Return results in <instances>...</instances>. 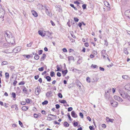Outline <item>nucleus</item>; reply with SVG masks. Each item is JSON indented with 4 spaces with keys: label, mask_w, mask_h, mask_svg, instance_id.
Wrapping results in <instances>:
<instances>
[{
    "label": "nucleus",
    "mask_w": 130,
    "mask_h": 130,
    "mask_svg": "<svg viewBox=\"0 0 130 130\" xmlns=\"http://www.w3.org/2000/svg\"><path fill=\"white\" fill-rule=\"evenodd\" d=\"M5 37L6 39L7 38L10 39V41L9 42L10 44L14 45L15 43V39L14 37H13L11 34L9 32H5Z\"/></svg>",
    "instance_id": "obj_1"
},
{
    "label": "nucleus",
    "mask_w": 130,
    "mask_h": 130,
    "mask_svg": "<svg viewBox=\"0 0 130 130\" xmlns=\"http://www.w3.org/2000/svg\"><path fill=\"white\" fill-rule=\"evenodd\" d=\"M119 92L121 95L124 98H126L127 96L128 95V93L129 92L128 91H127L126 92H125L124 90H119Z\"/></svg>",
    "instance_id": "obj_2"
},
{
    "label": "nucleus",
    "mask_w": 130,
    "mask_h": 130,
    "mask_svg": "<svg viewBox=\"0 0 130 130\" xmlns=\"http://www.w3.org/2000/svg\"><path fill=\"white\" fill-rule=\"evenodd\" d=\"M124 14L126 17L130 19V10H126L124 12Z\"/></svg>",
    "instance_id": "obj_3"
},
{
    "label": "nucleus",
    "mask_w": 130,
    "mask_h": 130,
    "mask_svg": "<svg viewBox=\"0 0 130 130\" xmlns=\"http://www.w3.org/2000/svg\"><path fill=\"white\" fill-rule=\"evenodd\" d=\"M114 98L115 99L119 102H122L123 101L122 99L119 96L117 95H115Z\"/></svg>",
    "instance_id": "obj_4"
},
{
    "label": "nucleus",
    "mask_w": 130,
    "mask_h": 130,
    "mask_svg": "<svg viewBox=\"0 0 130 130\" xmlns=\"http://www.w3.org/2000/svg\"><path fill=\"white\" fill-rule=\"evenodd\" d=\"M5 14V11L4 9H1L0 10V18L4 17Z\"/></svg>",
    "instance_id": "obj_5"
},
{
    "label": "nucleus",
    "mask_w": 130,
    "mask_h": 130,
    "mask_svg": "<svg viewBox=\"0 0 130 130\" xmlns=\"http://www.w3.org/2000/svg\"><path fill=\"white\" fill-rule=\"evenodd\" d=\"M40 89L39 87H38L35 89V93L36 95H38L40 91Z\"/></svg>",
    "instance_id": "obj_6"
},
{
    "label": "nucleus",
    "mask_w": 130,
    "mask_h": 130,
    "mask_svg": "<svg viewBox=\"0 0 130 130\" xmlns=\"http://www.w3.org/2000/svg\"><path fill=\"white\" fill-rule=\"evenodd\" d=\"M20 47L18 46L15 48L13 51L14 52L17 53L20 51Z\"/></svg>",
    "instance_id": "obj_7"
},
{
    "label": "nucleus",
    "mask_w": 130,
    "mask_h": 130,
    "mask_svg": "<svg viewBox=\"0 0 130 130\" xmlns=\"http://www.w3.org/2000/svg\"><path fill=\"white\" fill-rule=\"evenodd\" d=\"M111 104L112 106L114 107H116L118 104V103L117 102L113 101L112 102H111Z\"/></svg>",
    "instance_id": "obj_8"
},
{
    "label": "nucleus",
    "mask_w": 130,
    "mask_h": 130,
    "mask_svg": "<svg viewBox=\"0 0 130 130\" xmlns=\"http://www.w3.org/2000/svg\"><path fill=\"white\" fill-rule=\"evenodd\" d=\"M124 88L125 90L130 91V84H128L125 85Z\"/></svg>",
    "instance_id": "obj_9"
},
{
    "label": "nucleus",
    "mask_w": 130,
    "mask_h": 130,
    "mask_svg": "<svg viewBox=\"0 0 130 130\" xmlns=\"http://www.w3.org/2000/svg\"><path fill=\"white\" fill-rule=\"evenodd\" d=\"M71 115L74 118H76L77 117V115L74 111H72L71 112Z\"/></svg>",
    "instance_id": "obj_10"
},
{
    "label": "nucleus",
    "mask_w": 130,
    "mask_h": 130,
    "mask_svg": "<svg viewBox=\"0 0 130 130\" xmlns=\"http://www.w3.org/2000/svg\"><path fill=\"white\" fill-rule=\"evenodd\" d=\"M76 84L79 89L81 88V85L82 84L79 81L77 80L76 81Z\"/></svg>",
    "instance_id": "obj_11"
},
{
    "label": "nucleus",
    "mask_w": 130,
    "mask_h": 130,
    "mask_svg": "<svg viewBox=\"0 0 130 130\" xmlns=\"http://www.w3.org/2000/svg\"><path fill=\"white\" fill-rule=\"evenodd\" d=\"M56 116L54 115L51 114H49L47 116V120L49 121L53 119V118L50 117V116Z\"/></svg>",
    "instance_id": "obj_12"
},
{
    "label": "nucleus",
    "mask_w": 130,
    "mask_h": 130,
    "mask_svg": "<svg viewBox=\"0 0 130 130\" xmlns=\"http://www.w3.org/2000/svg\"><path fill=\"white\" fill-rule=\"evenodd\" d=\"M31 12L33 15L35 17H37L38 16V14L34 10H32L31 11Z\"/></svg>",
    "instance_id": "obj_13"
},
{
    "label": "nucleus",
    "mask_w": 130,
    "mask_h": 130,
    "mask_svg": "<svg viewBox=\"0 0 130 130\" xmlns=\"http://www.w3.org/2000/svg\"><path fill=\"white\" fill-rule=\"evenodd\" d=\"M46 35L48 36V37L50 39H52L53 38L52 37H50L51 34L49 31H47L46 32L45 35H46Z\"/></svg>",
    "instance_id": "obj_14"
},
{
    "label": "nucleus",
    "mask_w": 130,
    "mask_h": 130,
    "mask_svg": "<svg viewBox=\"0 0 130 130\" xmlns=\"http://www.w3.org/2000/svg\"><path fill=\"white\" fill-rule=\"evenodd\" d=\"M8 42L9 43L8 44L7 43H4V44H3V47H8L9 46H10V45H12L11 44H10L9 42Z\"/></svg>",
    "instance_id": "obj_15"
},
{
    "label": "nucleus",
    "mask_w": 130,
    "mask_h": 130,
    "mask_svg": "<svg viewBox=\"0 0 130 130\" xmlns=\"http://www.w3.org/2000/svg\"><path fill=\"white\" fill-rule=\"evenodd\" d=\"M52 92L51 91H50L47 92L46 94V96L47 97H50L51 96Z\"/></svg>",
    "instance_id": "obj_16"
},
{
    "label": "nucleus",
    "mask_w": 130,
    "mask_h": 130,
    "mask_svg": "<svg viewBox=\"0 0 130 130\" xmlns=\"http://www.w3.org/2000/svg\"><path fill=\"white\" fill-rule=\"evenodd\" d=\"M43 6L41 4H39L37 5V8L40 10H42L43 9Z\"/></svg>",
    "instance_id": "obj_17"
},
{
    "label": "nucleus",
    "mask_w": 130,
    "mask_h": 130,
    "mask_svg": "<svg viewBox=\"0 0 130 130\" xmlns=\"http://www.w3.org/2000/svg\"><path fill=\"white\" fill-rule=\"evenodd\" d=\"M122 78L125 79H130V77L127 75H123L122 76Z\"/></svg>",
    "instance_id": "obj_18"
},
{
    "label": "nucleus",
    "mask_w": 130,
    "mask_h": 130,
    "mask_svg": "<svg viewBox=\"0 0 130 130\" xmlns=\"http://www.w3.org/2000/svg\"><path fill=\"white\" fill-rule=\"evenodd\" d=\"M101 53L102 55L105 54L107 56H108L107 54L106 53V51L105 50H102L101 52Z\"/></svg>",
    "instance_id": "obj_19"
},
{
    "label": "nucleus",
    "mask_w": 130,
    "mask_h": 130,
    "mask_svg": "<svg viewBox=\"0 0 130 130\" xmlns=\"http://www.w3.org/2000/svg\"><path fill=\"white\" fill-rule=\"evenodd\" d=\"M39 34L41 35L42 37L45 36V34L43 33V32L41 30H39L38 31Z\"/></svg>",
    "instance_id": "obj_20"
},
{
    "label": "nucleus",
    "mask_w": 130,
    "mask_h": 130,
    "mask_svg": "<svg viewBox=\"0 0 130 130\" xmlns=\"http://www.w3.org/2000/svg\"><path fill=\"white\" fill-rule=\"evenodd\" d=\"M46 57V55L45 54H43L41 58V61H42L44 60L45 57Z\"/></svg>",
    "instance_id": "obj_21"
},
{
    "label": "nucleus",
    "mask_w": 130,
    "mask_h": 130,
    "mask_svg": "<svg viewBox=\"0 0 130 130\" xmlns=\"http://www.w3.org/2000/svg\"><path fill=\"white\" fill-rule=\"evenodd\" d=\"M123 52L126 54L128 55V52L127 49L126 48H124L123 50Z\"/></svg>",
    "instance_id": "obj_22"
},
{
    "label": "nucleus",
    "mask_w": 130,
    "mask_h": 130,
    "mask_svg": "<svg viewBox=\"0 0 130 130\" xmlns=\"http://www.w3.org/2000/svg\"><path fill=\"white\" fill-rule=\"evenodd\" d=\"M39 56L38 55V54L37 53L35 54V55L34 57V58L35 59L38 60L39 59Z\"/></svg>",
    "instance_id": "obj_23"
},
{
    "label": "nucleus",
    "mask_w": 130,
    "mask_h": 130,
    "mask_svg": "<svg viewBox=\"0 0 130 130\" xmlns=\"http://www.w3.org/2000/svg\"><path fill=\"white\" fill-rule=\"evenodd\" d=\"M5 77L6 78H7V79H8L9 78V74L8 73H7V72L6 73H5Z\"/></svg>",
    "instance_id": "obj_24"
},
{
    "label": "nucleus",
    "mask_w": 130,
    "mask_h": 130,
    "mask_svg": "<svg viewBox=\"0 0 130 130\" xmlns=\"http://www.w3.org/2000/svg\"><path fill=\"white\" fill-rule=\"evenodd\" d=\"M22 110L25 111L28 109V107L27 106H24L22 107Z\"/></svg>",
    "instance_id": "obj_25"
},
{
    "label": "nucleus",
    "mask_w": 130,
    "mask_h": 130,
    "mask_svg": "<svg viewBox=\"0 0 130 130\" xmlns=\"http://www.w3.org/2000/svg\"><path fill=\"white\" fill-rule=\"evenodd\" d=\"M62 74L64 75V76L68 72V71L67 70H65L62 71Z\"/></svg>",
    "instance_id": "obj_26"
},
{
    "label": "nucleus",
    "mask_w": 130,
    "mask_h": 130,
    "mask_svg": "<svg viewBox=\"0 0 130 130\" xmlns=\"http://www.w3.org/2000/svg\"><path fill=\"white\" fill-rule=\"evenodd\" d=\"M64 125L66 127H68L69 126V124L67 122H65L64 123Z\"/></svg>",
    "instance_id": "obj_27"
},
{
    "label": "nucleus",
    "mask_w": 130,
    "mask_h": 130,
    "mask_svg": "<svg viewBox=\"0 0 130 130\" xmlns=\"http://www.w3.org/2000/svg\"><path fill=\"white\" fill-rule=\"evenodd\" d=\"M46 79H47V80L48 82L50 81L51 79V77L49 76H47L45 77Z\"/></svg>",
    "instance_id": "obj_28"
},
{
    "label": "nucleus",
    "mask_w": 130,
    "mask_h": 130,
    "mask_svg": "<svg viewBox=\"0 0 130 130\" xmlns=\"http://www.w3.org/2000/svg\"><path fill=\"white\" fill-rule=\"evenodd\" d=\"M45 12L47 15L50 16V13H49V12L48 11V9L47 8H45Z\"/></svg>",
    "instance_id": "obj_29"
},
{
    "label": "nucleus",
    "mask_w": 130,
    "mask_h": 130,
    "mask_svg": "<svg viewBox=\"0 0 130 130\" xmlns=\"http://www.w3.org/2000/svg\"><path fill=\"white\" fill-rule=\"evenodd\" d=\"M105 97L106 99L108 100L109 99V96L105 92Z\"/></svg>",
    "instance_id": "obj_30"
},
{
    "label": "nucleus",
    "mask_w": 130,
    "mask_h": 130,
    "mask_svg": "<svg viewBox=\"0 0 130 130\" xmlns=\"http://www.w3.org/2000/svg\"><path fill=\"white\" fill-rule=\"evenodd\" d=\"M8 64V62L6 61H4L2 63V65H4L7 64Z\"/></svg>",
    "instance_id": "obj_31"
},
{
    "label": "nucleus",
    "mask_w": 130,
    "mask_h": 130,
    "mask_svg": "<svg viewBox=\"0 0 130 130\" xmlns=\"http://www.w3.org/2000/svg\"><path fill=\"white\" fill-rule=\"evenodd\" d=\"M99 79V78H97V77H95L94 78H93V80H92V82H94L95 81H96L98 80Z\"/></svg>",
    "instance_id": "obj_32"
},
{
    "label": "nucleus",
    "mask_w": 130,
    "mask_h": 130,
    "mask_svg": "<svg viewBox=\"0 0 130 130\" xmlns=\"http://www.w3.org/2000/svg\"><path fill=\"white\" fill-rule=\"evenodd\" d=\"M70 6L72 7L75 10H77V8H76V7H75L74 6V5L73 4H70Z\"/></svg>",
    "instance_id": "obj_33"
},
{
    "label": "nucleus",
    "mask_w": 130,
    "mask_h": 130,
    "mask_svg": "<svg viewBox=\"0 0 130 130\" xmlns=\"http://www.w3.org/2000/svg\"><path fill=\"white\" fill-rule=\"evenodd\" d=\"M48 103V101H47L45 100L42 103V104L43 105H46Z\"/></svg>",
    "instance_id": "obj_34"
},
{
    "label": "nucleus",
    "mask_w": 130,
    "mask_h": 130,
    "mask_svg": "<svg viewBox=\"0 0 130 130\" xmlns=\"http://www.w3.org/2000/svg\"><path fill=\"white\" fill-rule=\"evenodd\" d=\"M91 68H98V67L96 65L92 64L91 66Z\"/></svg>",
    "instance_id": "obj_35"
},
{
    "label": "nucleus",
    "mask_w": 130,
    "mask_h": 130,
    "mask_svg": "<svg viewBox=\"0 0 130 130\" xmlns=\"http://www.w3.org/2000/svg\"><path fill=\"white\" fill-rule=\"evenodd\" d=\"M74 59V57L72 56H69L68 57V60H73Z\"/></svg>",
    "instance_id": "obj_36"
},
{
    "label": "nucleus",
    "mask_w": 130,
    "mask_h": 130,
    "mask_svg": "<svg viewBox=\"0 0 130 130\" xmlns=\"http://www.w3.org/2000/svg\"><path fill=\"white\" fill-rule=\"evenodd\" d=\"M60 102L61 103L64 104L67 103L66 101L64 100H61L60 101Z\"/></svg>",
    "instance_id": "obj_37"
},
{
    "label": "nucleus",
    "mask_w": 130,
    "mask_h": 130,
    "mask_svg": "<svg viewBox=\"0 0 130 130\" xmlns=\"http://www.w3.org/2000/svg\"><path fill=\"white\" fill-rule=\"evenodd\" d=\"M55 75V73L54 72H50V75L52 77L53 76Z\"/></svg>",
    "instance_id": "obj_38"
},
{
    "label": "nucleus",
    "mask_w": 130,
    "mask_h": 130,
    "mask_svg": "<svg viewBox=\"0 0 130 130\" xmlns=\"http://www.w3.org/2000/svg\"><path fill=\"white\" fill-rule=\"evenodd\" d=\"M104 41L105 42L104 44V45H106V46H107L108 45V43L107 40H104Z\"/></svg>",
    "instance_id": "obj_39"
},
{
    "label": "nucleus",
    "mask_w": 130,
    "mask_h": 130,
    "mask_svg": "<svg viewBox=\"0 0 130 130\" xmlns=\"http://www.w3.org/2000/svg\"><path fill=\"white\" fill-rule=\"evenodd\" d=\"M33 43L32 42H31L30 43L28 44L27 45V46L28 47H30L31 46L32 44Z\"/></svg>",
    "instance_id": "obj_40"
},
{
    "label": "nucleus",
    "mask_w": 130,
    "mask_h": 130,
    "mask_svg": "<svg viewBox=\"0 0 130 130\" xmlns=\"http://www.w3.org/2000/svg\"><path fill=\"white\" fill-rule=\"evenodd\" d=\"M30 101H31V100H29L28 99H26V102L27 103H30Z\"/></svg>",
    "instance_id": "obj_41"
},
{
    "label": "nucleus",
    "mask_w": 130,
    "mask_h": 130,
    "mask_svg": "<svg viewBox=\"0 0 130 130\" xmlns=\"http://www.w3.org/2000/svg\"><path fill=\"white\" fill-rule=\"evenodd\" d=\"M58 97L60 98H62V95L60 93H59L58 94Z\"/></svg>",
    "instance_id": "obj_42"
},
{
    "label": "nucleus",
    "mask_w": 130,
    "mask_h": 130,
    "mask_svg": "<svg viewBox=\"0 0 130 130\" xmlns=\"http://www.w3.org/2000/svg\"><path fill=\"white\" fill-rule=\"evenodd\" d=\"M44 67H42L41 68H40L38 69V70L40 71H42L43 70Z\"/></svg>",
    "instance_id": "obj_43"
},
{
    "label": "nucleus",
    "mask_w": 130,
    "mask_h": 130,
    "mask_svg": "<svg viewBox=\"0 0 130 130\" xmlns=\"http://www.w3.org/2000/svg\"><path fill=\"white\" fill-rule=\"evenodd\" d=\"M74 20L75 22H77L79 21V19L75 17L74 18Z\"/></svg>",
    "instance_id": "obj_44"
},
{
    "label": "nucleus",
    "mask_w": 130,
    "mask_h": 130,
    "mask_svg": "<svg viewBox=\"0 0 130 130\" xmlns=\"http://www.w3.org/2000/svg\"><path fill=\"white\" fill-rule=\"evenodd\" d=\"M78 123L77 122H75L74 123L73 125L75 127L77 126L78 125Z\"/></svg>",
    "instance_id": "obj_45"
},
{
    "label": "nucleus",
    "mask_w": 130,
    "mask_h": 130,
    "mask_svg": "<svg viewBox=\"0 0 130 130\" xmlns=\"http://www.w3.org/2000/svg\"><path fill=\"white\" fill-rule=\"evenodd\" d=\"M73 109L72 107H70L68 108V111H72Z\"/></svg>",
    "instance_id": "obj_46"
},
{
    "label": "nucleus",
    "mask_w": 130,
    "mask_h": 130,
    "mask_svg": "<svg viewBox=\"0 0 130 130\" xmlns=\"http://www.w3.org/2000/svg\"><path fill=\"white\" fill-rule=\"evenodd\" d=\"M23 91L25 93H26V92L27 91V90H26V88L25 87H24L23 88Z\"/></svg>",
    "instance_id": "obj_47"
},
{
    "label": "nucleus",
    "mask_w": 130,
    "mask_h": 130,
    "mask_svg": "<svg viewBox=\"0 0 130 130\" xmlns=\"http://www.w3.org/2000/svg\"><path fill=\"white\" fill-rule=\"evenodd\" d=\"M57 71H60V68L59 67V66L57 65Z\"/></svg>",
    "instance_id": "obj_48"
},
{
    "label": "nucleus",
    "mask_w": 130,
    "mask_h": 130,
    "mask_svg": "<svg viewBox=\"0 0 130 130\" xmlns=\"http://www.w3.org/2000/svg\"><path fill=\"white\" fill-rule=\"evenodd\" d=\"M105 5L107 7H108L110 5L109 3L107 2H106V3H105Z\"/></svg>",
    "instance_id": "obj_49"
},
{
    "label": "nucleus",
    "mask_w": 130,
    "mask_h": 130,
    "mask_svg": "<svg viewBox=\"0 0 130 130\" xmlns=\"http://www.w3.org/2000/svg\"><path fill=\"white\" fill-rule=\"evenodd\" d=\"M86 5L84 4L82 5V7L84 9H85L86 8Z\"/></svg>",
    "instance_id": "obj_50"
},
{
    "label": "nucleus",
    "mask_w": 130,
    "mask_h": 130,
    "mask_svg": "<svg viewBox=\"0 0 130 130\" xmlns=\"http://www.w3.org/2000/svg\"><path fill=\"white\" fill-rule=\"evenodd\" d=\"M79 114L81 118H83V113L81 112H80Z\"/></svg>",
    "instance_id": "obj_51"
},
{
    "label": "nucleus",
    "mask_w": 130,
    "mask_h": 130,
    "mask_svg": "<svg viewBox=\"0 0 130 130\" xmlns=\"http://www.w3.org/2000/svg\"><path fill=\"white\" fill-rule=\"evenodd\" d=\"M55 106L56 108L57 109L59 108L60 107V105L58 104H56L55 105Z\"/></svg>",
    "instance_id": "obj_52"
},
{
    "label": "nucleus",
    "mask_w": 130,
    "mask_h": 130,
    "mask_svg": "<svg viewBox=\"0 0 130 130\" xmlns=\"http://www.w3.org/2000/svg\"><path fill=\"white\" fill-rule=\"evenodd\" d=\"M12 97L13 98H15V97L16 94H15V93H14V92H13L12 93Z\"/></svg>",
    "instance_id": "obj_53"
},
{
    "label": "nucleus",
    "mask_w": 130,
    "mask_h": 130,
    "mask_svg": "<svg viewBox=\"0 0 130 130\" xmlns=\"http://www.w3.org/2000/svg\"><path fill=\"white\" fill-rule=\"evenodd\" d=\"M67 116L69 118V120L71 121L72 120L71 119V118L70 116V114L69 113H68V114L67 115Z\"/></svg>",
    "instance_id": "obj_54"
},
{
    "label": "nucleus",
    "mask_w": 130,
    "mask_h": 130,
    "mask_svg": "<svg viewBox=\"0 0 130 130\" xmlns=\"http://www.w3.org/2000/svg\"><path fill=\"white\" fill-rule=\"evenodd\" d=\"M19 122L20 125L21 126V127H22L23 126V124L22 122L20 121H19Z\"/></svg>",
    "instance_id": "obj_55"
},
{
    "label": "nucleus",
    "mask_w": 130,
    "mask_h": 130,
    "mask_svg": "<svg viewBox=\"0 0 130 130\" xmlns=\"http://www.w3.org/2000/svg\"><path fill=\"white\" fill-rule=\"evenodd\" d=\"M57 75L59 76V77H60L61 76V73L59 72H58L57 73Z\"/></svg>",
    "instance_id": "obj_56"
},
{
    "label": "nucleus",
    "mask_w": 130,
    "mask_h": 130,
    "mask_svg": "<svg viewBox=\"0 0 130 130\" xmlns=\"http://www.w3.org/2000/svg\"><path fill=\"white\" fill-rule=\"evenodd\" d=\"M25 84V83L23 81L21 82H20L19 83V85H24Z\"/></svg>",
    "instance_id": "obj_57"
},
{
    "label": "nucleus",
    "mask_w": 130,
    "mask_h": 130,
    "mask_svg": "<svg viewBox=\"0 0 130 130\" xmlns=\"http://www.w3.org/2000/svg\"><path fill=\"white\" fill-rule=\"evenodd\" d=\"M43 51L42 50H40L39 51L38 54L39 55H40L42 53Z\"/></svg>",
    "instance_id": "obj_58"
},
{
    "label": "nucleus",
    "mask_w": 130,
    "mask_h": 130,
    "mask_svg": "<svg viewBox=\"0 0 130 130\" xmlns=\"http://www.w3.org/2000/svg\"><path fill=\"white\" fill-rule=\"evenodd\" d=\"M67 24L69 27H70L71 26V25L70 24V20H69V21L67 22Z\"/></svg>",
    "instance_id": "obj_59"
},
{
    "label": "nucleus",
    "mask_w": 130,
    "mask_h": 130,
    "mask_svg": "<svg viewBox=\"0 0 130 130\" xmlns=\"http://www.w3.org/2000/svg\"><path fill=\"white\" fill-rule=\"evenodd\" d=\"M99 69L101 71H104V69L103 68L100 67Z\"/></svg>",
    "instance_id": "obj_60"
},
{
    "label": "nucleus",
    "mask_w": 130,
    "mask_h": 130,
    "mask_svg": "<svg viewBox=\"0 0 130 130\" xmlns=\"http://www.w3.org/2000/svg\"><path fill=\"white\" fill-rule=\"evenodd\" d=\"M62 51L63 52H67V49L65 48H64L62 49Z\"/></svg>",
    "instance_id": "obj_61"
},
{
    "label": "nucleus",
    "mask_w": 130,
    "mask_h": 130,
    "mask_svg": "<svg viewBox=\"0 0 130 130\" xmlns=\"http://www.w3.org/2000/svg\"><path fill=\"white\" fill-rule=\"evenodd\" d=\"M17 82L16 80H15L14 81V82H13V84L14 86H15L16 84L17 83Z\"/></svg>",
    "instance_id": "obj_62"
},
{
    "label": "nucleus",
    "mask_w": 130,
    "mask_h": 130,
    "mask_svg": "<svg viewBox=\"0 0 130 130\" xmlns=\"http://www.w3.org/2000/svg\"><path fill=\"white\" fill-rule=\"evenodd\" d=\"M34 116L36 118H37L38 117V115L36 113H35L34 114Z\"/></svg>",
    "instance_id": "obj_63"
},
{
    "label": "nucleus",
    "mask_w": 130,
    "mask_h": 130,
    "mask_svg": "<svg viewBox=\"0 0 130 130\" xmlns=\"http://www.w3.org/2000/svg\"><path fill=\"white\" fill-rule=\"evenodd\" d=\"M35 79L37 80V79L39 77V76L38 75H37L36 76H35Z\"/></svg>",
    "instance_id": "obj_64"
}]
</instances>
